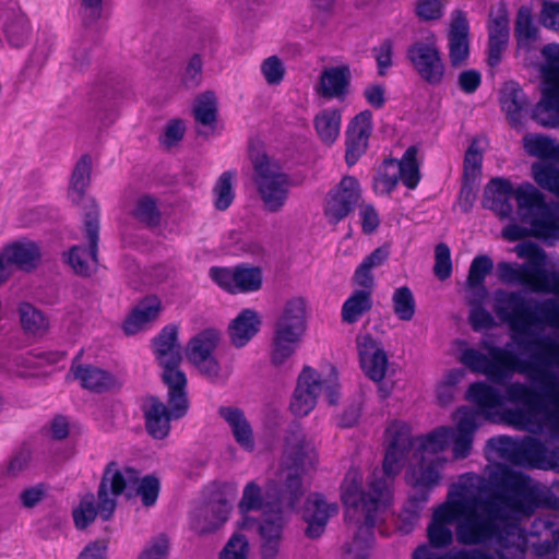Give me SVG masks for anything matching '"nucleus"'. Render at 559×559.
<instances>
[{"instance_id": "nucleus-1", "label": "nucleus", "mask_w": 559, "mask_h": 559, "mask_svg": "<svg viewBox=\"0 0 559 559\" xmlns=\"http://www.w3.org/2000/svg\"><path fill=\"white\" fill-rule=\"evenodd\" d=\"M488 476L495 488L492 493H488V480L474 473L462 475L451 485L447 500L433 511L428 526L430 543L436 547L450 545L453 524L456 540L462 545L486 544L497 533L515 531L525 540L518 559L530 547L539 559H556L557 544L545 540L537 545L536 535L525 533L519 520L542 504L559 506V481L548 488L504 465L490 467Z\"/></svg>"}, {"instance_id": "nucleus-2", "label": "nucleus", "mask_w": 559, "mask_h": 559, "mask_svg": "<svg viewBox=\"0 0 559 559\" xmlns=\"http://www.w3.org/2000/svg\"><path fill=\"white\" fill-rule=\"evenodd\" d=\"M317 462V454L311 442L301 433H293L286 442L278 469L271 478L263 492L255 483H248L242 491L238 508L242 515L240 526L250 530L254 521L249 516L252 511H260L262 522L266 516L276 519L286 511H296L305 489L302 475Z\"/></svg>"}, {"instance_id": "nucleus-3", "label": "nucleus", "mask_w": 559, "mask_h": 559, "mask_svg": "<svg viewBox=\"0 0 559 559\" xmlns=\"http://www.w3.org/2000/svg\"><path fill=\"white\" fill-rule=\"evenodd\" d=\"M513 199L516 201L519 218L530 225V230L510 224L502 231L506 239L515 241L530 234L545 240L559 239V206L547 203L544 194L530 182L514 188L509 179L493 178L485 187L483 205L500 217L509 218L514 212Z\"/></svg>"}, {"instance_id": "nucleus-4", "label": "nucleus", "mask_w": 559, "mask_h": 559, "mask_svg": "<svg viewBox=\"0 0 559 559\" xmlns=\"http://www.w3.org/2000/svg\"><path fill=\"white\" fill-rule=\"evenodd\" d=\"M136 480V473L132 467L119 465L111 462L107 465L98 489V502L95 506L93 495H85L81 498L79 504L73 509L72 515L74 524L82 530L87 527L97 515L107 521L116 510L117 497L124 488L131 486Z\"/></svg>"}, {"instance_id": "nucleus-5", "label": "nucleus", "mask_w": 559, "mask_h": 559, "mask_svg": "<svg viewBox=\"0 0 559 559\" xmlns=\"http://www.w3.org/2000/svg\"><path fill=\"white\" fill-rule=\"evenodd\" d=\"M513 251L520 259H525L523 264L500 262L497 274L501 282L519 284L536 293H551L559 297V273L548 272L545 252L533 242H522L514 247Z\"/></svg>"}, {"instance_id": "nucleus-6", "label": "nucleus", "mask_w": 559, "mask_h": 559, "mask_svg": "<svg viewBox=\"0 0 559 559\" xmlns=\"http://www.w3.org/2000/svg\"><path fill=\"white\" fill-rule=\"evenodd\" d=\"M308 307L302 297L287 299L273 324L270 361L275 367L284 366L292 359L307 331Z\"/></svg>"}, {"instance_id": "nucleus-7", "label": "nucleus", "mask_w": 559, "mask_h": 559, "mask_svg": "<svg viewBox=\"0 0 559 559\" xmlns=\"http://www.w3.org/2000/svg\"><path fill=\"white\" fill-rule=\"evenodd\" d=\"M539 435L559 439V436L549 432H540ZM487 444L500 457L515 465H528L559 472V444L548 449L545 443L534 437H524L520 440L510 437H498L490 439Z\"/></svg>"}, {"instance_id": "nucleus-8", "label": "nucleus", "mask_w": 559, "mask_h": 559, "mask_svg": "<svg viewBox=\"0 0 559 559\" xmlns=\"http://www.w3.org/2000/svg\"><path fill=\"white\" fill-rule=\"evenodd\" d=\"M251 162L253 180L264 207L270 212L281 211L292 187L288 176L265 154L253 155Z\"/></svg>"}, {"instance_id": "nucleus-9", "label": "nucleus", "mask_w": 559, "mask_h": 559, "mask_svg": "<svg viewBox=\"0 0 559 559\" xmlns=\"http://www.w3.org/2000/svg\"><path fill=\"white\" fill-rule=\"evenodd\" d=\"M166 386L170 409L154 396L147 397L143 405L146 430L153 438L159 440L169 435L170 421L183 417L189 408L187 385L170 384Z\"/></svg>"}, {"instance_id": "nucleus-10", "label": "nucleus", "mask_w": 559, "mask_h": 559, "mask_svg": "<svg viewBox=\"0 0 559 559\" xmlns=\"http://www.w3.org/2000/svg\"><path fill=\"white\" fill-rule=\"evenodd\" d=\"M484 348L488 350V355L475 348H465L460 355V362L498 384H503L516 371H521L516 357L507 348L487 344H484Z\"/></svg>"}, {"instance_id": "nucleus-11", "label": "nucleus", "mask_w": 559, "mask_h": 559, "mask_svg": "<svg viewBox=\"0 0 559 559\" xmlns=\"http://www.w3.org/2000/svg\"><path fill=\"white\" fill-rule=\"evenodd\" d=\"M322 392H325L330 404H335L338 397L336 378L331 376L323 379L313 368L304 367L290 402V411L296 416H307L314 408L317 399Z\"/></svg>"}, {"instance_id": "nucleus-12", "label": "nucleus", "mask_w": 559, "mask_h": 559, "mask_svg": "<svg viewBox=\"0 0 559 559\" xmlns=\"http://www.w3.org/2000/svg\"><path fill=\"white\" fill-rule=\"evenodd\" d=\"M488 542L495 543L493 554L481 550H460L447 556H439L428 546H419L413 552L412 559H518L525 540L516 535L515 531H507L504 534H495Z\"/></svg>"}, {"instance_id": "nucleus-13", "label": "nucleus", "mask_w": 559, "mask_h": 559, "mask_svg": "<svg viewBox=\"0 0 559 559\" xmlns=\"http://www.w3.org/2000/svg\"><path fill=\"white\" fill-rule=\"evenodd\" d=\"M554 88H548L545 99L533 110V119L544 127L559 128V102L554 100ZM535 182L559 197V169L548 163L537 162L532 165Z\"/></svg>"}, {"instance_id": "nucleus-14", "label": "nucleus", "mask_w": 559, "mask_h": 559, "mask_svg": "<svg viewBox=\"0 0 559 559\" xmlns=\"http://www.w3.org/2000/svg\"><path fill=\"white\" fill-rule=\"evenodd\" d=\"M221 342V332L207 328L197 333L187 344L186 356L201 374L214 381L219 378L221 366L214 356Z\"/></svg>"}, {"instance_id": "nucleus-15", "label": "nucleus", "mask_w": 559, "mask_h": 559, "mask_svg": "<svg viewBox=\"0 0 559 559\" xmlns=\"http://www.w3.org/2000/svg\"><path fill=\"white\" fill-rule=\"evenodd\" d=\"M178 328L165 326L154 342L156 358L163 368L162 379L165 385H187V377L179 368L181 347L177 342Z\"/></svg>"}, {"instance_id": "nucleus-16", "label": "nucleus", "mask_w": 559, "mask_h": 559, "mask_svg": "<svg viewBox=\"0 0 559 559\" xmlns=\"http://www.w3.org/2000/svg\"><path fill=\"white\" fill-rule=\"evenodd\" d=\"M360 198V187L356 178L346 176L332 188L323 202V215L331 225H336L354 210Z\"/></svg>"}, {"instance_id": "nucleus-17", "label": "nucleus", "mask_w": 559, "mask_h": 559, "mask_svg": "<svg viewBox=\"0 0 559 559\" xmlns=\"http://www.w3.org/2000/svg\"><path fill=\"white\" fill-rule=\"evenodd\" d=\"M91 211L86 213L84 218L86 238L90 248L74 246L70 249L67 260L76 274L88 275L96 267V251L98 242V209L93 200H90Z\"/></svg>"}, {"instance_id": "nucleus-18", "label": "nucleus", "mask_w": 559, "mask_h": 559, "mask_svg": "<svg viewBox=\"0 0 559 559\" xmlns=\"http://www.w3.org/2000/svg\"><path fill=\"white\" fill-rule=\"evenodd\" d=\"M210 276L221 288L233 294L255 292L262 286V272L255 266H213Z\"/></svg>"}, {"instance_id": "nucleus-19", "label": "nucleus", "mask_w": 559, "mask_h": 559, "mask_svg": "<svg viewBox=\"0 0 559 559\" xmlns=\"http://www.w3.org/2000/svg\"><path fill=\"white\" fill-rule=\"evenodd\" d=\"M407 58L423 80L438 84L444 75V64L432 39L416 41L407 49Z\"/></svg>"}, {"instance_id": "nucleus-20", "label": "nucleus", "mask_w": 559, "mask_h": 559, "mask_svg": "<svg viewBox=\"0 0 559 559\" xmlns=\"http://www.w3.org/2000/svg\"><path fill=\"white\" fill-rule=\"evenodd\" d=\"M337 512V503L328 501L317 492L309 495L301 512L302 519L307 523L306 535L309 538L320 537L329 520Z\"/></svg>"}, {"instance_id": "nucleus-21", "label": "nucleus", "mask_w": 559, "mask_h": 559, "mask_svg": "<svg viewBox=\"0 0 559 559\" xmlns=\"http://www.w3.org/2000/svg\"><path fill=\"white\" fill-rule=\"evenodd\" d=\"M372 130V114L370 110L360 111L349 121L346 129L345 155L348 165H354L366 152Z\"/></svg>"}, {"instance_id": "nucleus-22", "label": "nucleus", "mask_w": 559, "mask_h": 559, "mask_svg": "<svg viewBox=\"0 0 559 559\" xmlns=\"http://www.w3.org/2000/svg\"><path fill=\"white\" fill-rule=\"evenodd\" d=\"M350 81L352 72L348 64L326 67L322 70L314 91L322 98L343 100L349 93Z\"/></svg>"}, {"instance_id": "nucleus-23", "label": "nucleus", "mask_w": 559, "mask_h": 559, "mask_svg": "<svg viewBox=\"0 0 559 559\" xmlns=\"http://www.w3.org/2000/svg\"><path fill=\"white\" fill-rule=\"evenodd\" d=\"M231 506L226 500L207 502L191 513V528L201 535L213 533L228 521Z\"/></svg>"}, {"instance_id": "nucleus-24", "label": "nucleus", "mask_w": 559, "mask_h": 559, "mask_svg": "<svg viewBox=\"0 0 559 559\" xmlns=\"http://www.w3.org/2000/svg\"><path fill=\"white\" fill-rule=\"evenodd\" d=\"M357 348L364 372L371 380L381 381L388 368V358L384 350L369 334L357 337Z\"/></svg>"}, {"instance_id": "nucleus-25", "label": "nucleus", "mask_w": 559, "mask_h": 559, "mask_svg": "<svg viewBox=\"0 0 559 559\" xmlns=\"http://www.w3.org/2000/svg\"><path fill=\"white\" fill-rule=\"evenodd\" d=\"M488 32V63L490 67H496L500 62L510 35L509 19L504 7L501 5L495 12H491Z\"/></svg>"}, {"instance_id": "nucleus-26", "label": "nucleus", "mask_w": 559, "mask_h": 559, "mask_svg": "<svg viewBox=\"0 0 559 559\" xmlns=\"http://www.w3.org/2000/svg\"><path fill=\"white\" fill-rule=\"evenodd\" d=\"M468 22L465 13L455 11L452 13L449 29V50L452 66L460 67L468 58Z\"/></svg>"}, {"instance_id": "nucleus-27", "label": "nucleus", "mask_w": 559, "mask_h": 559, "mask_svg": "<svg viewBox=\"0 0 559 559\" xmlns=\"http://www.w3.org/2000/svg\"><path fill=\"white\" fill-rule=\"evenodd\" d=\"M162 300L150 295L138 302L123 323V330L127 334H136L155 322L162 312Z\"/></svg>"}, {"instance_id": "nucleus-28", "label": "nucleus", "mask_w": 559, "mask_h": 559, "mask_svg": "<svg viewBox=\"0 0 559 559\" xmlns=\"http://www.w3.org/2000/svg\"><path fill=\"white\" fill-rule=\"evenodd\" d=\"M68 378L80 383L86 390L102 392L116 385V379L106 370L92 365H83L75 359L72 362Z\"/></svg>"}, {"instance_id": "nucleus-29", "label": "nucleus", "mask_w": 559, "mask_h": 559, "mask_svg": "<svg viewBox=\"0 0 559 559\" xmlns=\"http://www.w3.org/2000/svg\"><path fill=\"white\" fill-rule=\"evenodd\" d=\"M262 317L252 309L241 310L228 325V337L233 346L245 347L259 332Z\"/></svg>"}, {"instance_id": "nucleus-30", "label": "nucleus", "mask_w": 559, "mask_h": 559, "mask_svg": "<svg viewBox=\"0 0 559 559\" xmlns=\"http://www.w3.org/2000/svg\"><path fill=\"white\" fill-rule=\"evenodd\" d=\"M0 20L3 24L4 37L10 46L20 48L28 41L31 25L25 14L17 7L0 9Z\"/></svg>"}, {"instance_id": "nucleus-31", "label": "nucleus", "mask_w": 559, "mask_h": 559, "mask_svg": "<svg viewBox=\"0 0 559 559\" xmlns=\"http://www.w3.org/2000/svg\"><path fill=\"white\" fill-rule=\"evenodd\" d=\"M237 442L245 451L252 452L255 448L254 433L251 424L243 412L237 407L225 406L218 411Z\"/></svg>"}, {"instance_id": "nucleus-32", "label": "nucleus", "mask_w": 559, "mask_h": 559, "mask_svg": "<svg viewBox=\"0 0 559 559\" xmlns=\"http://www.w3.org/2000/svg\"><path fill=\"white\" fill-rule=\"evenodd\" d=\"M3 258L8 259L13 269L32 271L39 264L41 252L36 242L21 239L5 245L2 250Z\"/></svg>"}, {"instance_id": "nucleus-33", "label": "nucleus", "mask_w": 559, "mask_h": 559, "mask_svg": "<svg viewBox=\"0 0 559 559\" xmlns=\"http://www.w3.org/2000/svg\"><path fill=\"white\" fill-rule=\"evenodd\" d=\"M542 58L539 72L543 80V96L538 104L544 102L548 88H554V100L559 102V45H546L542 49Z\"/></svg>"}, {"instance_id": "nucleus-34", "label": "nucleus", "mask_w": 559, "mask_h": 559, "mask_svg": "<svg viewBox=\"0 0 559 559\" xmlns=\"http://www.w3.org/2000/svg\"><path fill=\"white\" fill-rule=\"evenodd\" d=\"M316 135L324 145H333L340 138L342 127V110L336 107L320 109L312 120Z\"/></svg>"}, {"instance_id": "nucleus-35", "label": "nucleus", "mask_w": 559, "mask_h": 559, "mask_svg": "<svg viewBox=\"0 0 559 559\" xmlns=\"http://www.w3.org/2000/svg\"><path fill=\"white\" fill-rule=\"evenodd\" d=\"M500 105L509 122L513 127L522 123L523 114L528 107V99L520 85L515 82H508L500 92Z\"/></svg>"}, {"instance_id": "nucleus-36", "label": "nucleus", "mask_w": 559, "mask_h": 559, "mask_svg": "<svg viewBox=\"0 0 559 559\" xmlns=\"http://www.w3.org/2000/svg\"><path fill=\"white\" fill-rule=\"evenodd\" d=\"M285 516L277 515L276 519L265 518L258 524L261 537V559H276L283 536Z\"/></svg>"}, {"instance_id": "nucleus-37", "label": "nucleus", "mask_w": 559, "mask_h": 559, "mask_svg": "<svg viewBox=\"0 0 559 559\" xmlns=\"http://www.w3.org/2000/svg\"><path fill=\"white\" fill-rule=\"evenodd\" d=\"M372 308V294L369 290H354L344 301L342 321L347 324L358 322Z\"/></svg>"}, {"instance_id": "nucleus-38", "label": "nucleus", "mask_w": 559, "mask_h": 559, "mask_svg": "<svg viewBox=\"0 0 559 559\" xmlns=\"http://www.w3.org/2000/svg\"><path fill=\"white\" fill-rule=\"evenodd\" d=\"M523 146L531 156L559 163V144L545 135L526 134L523 138Z\"/></svg>"}, {"instance_id": "nucleus-39", "label": "nucleus", "mask_w": 559, "mask_h": 559, "mask_svg": "<svg viewBox=\"0 0 559 559\" xmlns=\"http://www.w3.org/2000/svg\"><path fill=\"white\" fill-rule=\"evenodd\" d=\"M493 262L488 255H477L471 263L467 285L472 295H478L480 302L487 297V289L484 286L486 276L491 272Z\"/></svg>"}, {"instance_id": "nucleus-40", "label": "nucleus", "mask_w": 559, "mask_h": 559, "mask_svg": "<svg viewBox=\"0 0 559 559\" xmlns=\"http://www.w3.org/2000/svg\"><path fill=\"white\" fill-rule=\"evenodd\" d=\"M515 38L519 50L528 51L538 39V29L533 23L532 11L520 8L515 22Z\"/></svg>"}, {"instance_id": "nucleus-41", "label": "nucleus", "mask_w": 559, "mask_h": 559, "mask_svg": "<svg viewBox=\"0 0 559 559\" xmlns=\"http://www.w3.org/2000/svg\"><path fill=\"white\" fill-rule=\"evenodd\" d=\"M418 150L409 146L400 160H395V168L399 169V179L408 188L415 189L420 180Z\"/></svg>"}, {"instance_id": "nucleus-42", "label": "nucleus", "mask_w": 559, "mask_h": 559, "mask_svg": "<svg viewBox=\"0 0 559 559\" xmlns=\"http://www.w3.org/2000/svg\"><path fill=\"white\" fill-rule=\"evenodd\" d=\"M92 159L90 156H82L76 163L70 183L69 195L74 203H79L85 193L91 181Z\"/></svg>"}, {"instance_id": "nucleus-43", "label": "nucleus", "mask_w": 559, "mask_h": 559, "mask_svg": "<svg viewBox=\"0 0 559 559\" xmlns=\"http://www.w3.org/2000/svg\"><path fill=\"white\" fill-rule=\"evenodd\" d=\"M236 170L224 171L217 179L214 188V205L219 211L228 209L235 199Z\"/></svg>"}, {"instance_id": "nucleus-44", "label": "nucleus", "mask_w": 559, "mask_h": 559, "mask_svg": "<svg viewBox=\"0 0 559 559\" xmlns=\"http://www.w3.org/2000/svg\"><path fill=\"white\" fill-rule=\"evenodd\" d=\"M63 358V354L59 352H38L29 353L17 358V373L22 377L33 374V369L45 365L58 364Z\"/></svg>"}, {"instance_id": "nucleus-45", "label": "nucleus", "mask_w": 559, "mask_h": 559, "mask_svg": "<svg viewBox=\"0 0 559 559\" xmlns=\"http://www.w3.org/2000/svg\"><path fill=\"white\" fill-rule=\"evenodd\" d=\"M392 307L394 314L400 320H413L416 312V301L412 290L407 286H401L394 289L392 294Z\"/></svg>"}, {"instance_id": "nucleus-46", "label": "nucleus", "mask_w": 559, "mask_h": 559, "mask_svg": "<svg viewBox=\"0 0 559 559\" xmlns=\"http://www.w3.org/2000/svg\"><path fill=\"white\" fill-rule=\"evenodd\" d=\"M216 98L213 93L207 92L197 98L193 108L195 120L211 131L214 130L216 122Z\"/></svg>"}, {"instance_id": "nucleus-47", "label": "nucleus", "mask_w": 559, "mask_h": 559, "mask_svg": "<svg viewBox=\"0 0 559 559\" xmlns=\"http://www.w3.org/2000/svg\"><path fill=\"white\" fill-rule=\"evenodd\" d=\"M23 329L31 334H39L47 330L48 321L44 314L29 304H22L19 308Z\"/></svg>"}, {"instance_id": "nucleus-48", "label": "nucleus", "mask_w": 559, "mask_h": 559, "mask_svg": "<svg viewBox=\"0 0 559 559\" xmlns=\"http://www.w3.org/2000/svg\"><path fill=\"white\" fill-rule=\"evenodd\" d=\"M132 214L138 221L148 226H155L160 221V212L156 199L151 195H141L135 202Z\"/></svg>"}, {"instance_id": "nucleus-49", "label": "nucleus", "mask_w": 559, "mask_h": 559, "mask_svg": "<svg viewBox=\"0 0 559 559\" xmlns=\"http://www.w3.org/2000/svg\"><path fill=\"white\" fill-rule=\"evenodd\" d=\"M132 469L136 473V480L126 489H135L144 506H154L159 493V480L154 476H146L139 479L138 471L134 468Z\"/></svg>"}, {"instance_id": "nucleus-50", "label": "nucleus", "mask_w": 559, "mask_h": 559, "mask_svg": "<svg viewBox=\"0 0 559 559\" xmlns=\"http://www.w3.org/2000/svg\"><path fill=\"white\" fill-rule=\"evenodd\" d=\"M249 552L248 538L240 533H235L221 550L218 559H248Z\"/></svg>"}, {"instance_id": "nucleus-51", "label": "nucleus", "mask_w": 559, "mask_h": 559, "mask_svg": "<svg viewBox=\"0 0 559 559\" xmlns=\"http://www.w3.org/2000/svg\"><path fill=\"white\" fill-rule=\"evenodd\" d=\"M261 73L269 85H278L285 75V67L277 56H270L260 66Z\"/></svg>"}, {"instance_id": "nucleus-52", "label": "nucleus", "mask_w": 559, "mask_h": 559, "mask_svg": "<svg viewBox=\"0 0 559 559\" xmlns=\"http://www.w3.org/2000/svg\"><path fill=\"white\" fill-rule=\"evenodd\" d=\"M478 299V295H472L469 301L473 306L469 313V322L475 331L489 329L493 324V318L491 314L481 307L484 300L479 302Z\"/></svg>"}, {"instance_id": "nucleus-53", "label": "nucleus", "mask_w": 559, "mask_h": 559, "mask_svg": "<svg viewBox=\"0 0 559 559\" xmlns=\"http://www.w3.org/2000/svg\"><path fill=\"white\" fill-rule=\"evenodd\" d=\"M169 539L165 534L153 537L143 548L139 559H167Z\"/></svg>"}, {"instance_id": "nucleus-54", "label": "nucleus", "mask_w": 559, "mask_h": 559, "mask_svg": "<svg viewBox=\"0 0 559 559\" xmlns=\"http://www.w3.org/2000/svg\"><path fill=\"white\" fill-rule=\"evenodd\" d=\"M435 274L439 280L448 278L452 273L451 251L445 243H439L435 249Z\"/></svg>"}, {"instance_id": "nucleus-55", "label": "nucleus", "mask_w": 559, "mask_h": 559, "mask_svg": "<svg viewBox=\"0 0 559 559\" xmlns=\"http://www.w3.org/2000/svg\"><path fill=\"white\" fill-rule=\"evenodd\" d=\"M186 133V124L180 119L169 120L164 129L163 134L159 138V142L163 146L170 148L177 145Z\"/></svg>"}, {"instance_id": "nucleus-56", "label": "nucleus", "mask_w": 559, "mask_h": 559, "mask_svg": "<svg viewBox=\"0 0 559 559\" xmlns=\"http://www.w3.org/2000/svg\"><path fill=\"white\" fill-rule=\"evenodd\" d=\"M395 160H389L384 164L383 174H381L374 180V189L380 193H390L395 187L397 181L400 180L396 177L395 173Z\"/></svg>"}, {"instance_id": "nucleus-57", "label": "nucleus", "mask_w": 559, "mask_h": 559, "mask_svg": "<svg viewBox=\"0 0 559 559\" xmlns=\"http://www.w3.org/2000/svg\"><path fill=\"white\" fill-rule=\"evenodd\" d=\"M29 462L31 452L28 450H21L10 459L2 474L8 477H17L28 468Z\"/></svg>"}, {"instance_id": "nucleus-58", "label": "nucleus", "mask_w": 559, "mask_h": 559, "mask_svg": "<svg viewBox=\"0 0 559 559\" xmlns=\"http://www.w3.org/2000/svg\"><path fill=\"white\" fill-rule=\"evenodd\" d=\"M483 155L480 148L477 144V141H474L468 147L465 159H464V173L468 178H475L481 167Z\"/></svg>"}, {"instance_id": "nucleus-59", "label": "nucleus", "mask_w": 559, "mask_h": 559, "mask_svg": "<svg viewBox=\"0 0 559 559\" xmlns=\"http://www.w3.org/2000/svg\"><path fill=\"white\" fill-rule=\"evenodd\" d=\"M103 13V0H81L80 16L84 25L96 23Z\"/></svg>"}, {"instance_id": "nucleus-60", "label": "nucleus", "mask_w": 559, "mask_h": 559, "mask_svg": "<svg viewBox=\"0 0 559 559\" xmlns=\"http://www.w3.org/2000/svg\"><path fill=\"white\" fill-rule=\"evenodd\" d=\"M443 8L441 0H418L416 13L421 20H438L443 14Z\"/></svg>"}, {"instance_id": "nucleus-61", "label": "nucleus", "mask_w": 559, "mask_h": 559, "mask_svg": "<svg viewBox=\"0 0 559 559\" xmlns=\"http://www.w3.org/2000/svg\"><path fill=\"white\" fill-rule=\"evenodd\" d=\"M202 79V60L199 56H193L183 73V84L191 88L200 84Z\"/></svg>"}, {"instance_id": "nucleus-62", "label": "nucleus", "mask_w": 559, "mask_h": 559, "mask_svg": "<svg viewBox=\"0 0 559 559\" xmlns=\"http://www.w3.org/2000/svg\"><path fill=\"white\" fill-rule=\"evenodd\" d=\"M392 51L393 45L390 40L383 41L373 50L379 73L381 75H383L385 71L392 66Z\"/></svg>"}, {"instance_id": "nucleus-63", "label": "nucleus", "mask_w": 559, "mask_h": 559, "mask_svg": "<svg viewBox=\"0 0 559 559\" xmlns=\"http://www.w3.org/2000/svg\"><path fill=\"white\" fill-rule=\"evenodd\" d=\"M359 216L361 219L362 230L366 234L374 231L379 226V215L372 205L362 204L359 209Z\"/></svg>"}, {"instance_id": "nucleus-64", "label": "nucleus", "mask_w": 559, "mask_h": 559, "mask_svg": "<svg viewBox=\"0 0 559 559\" xmlns=\"http://www.w3.org/2000/svg\"><path fill=\"white\" fill-rule=\"evenodd\" d=\"M540 21L546 27L559 29V3L545 1Z\"/></svg>"}]
</instances>
